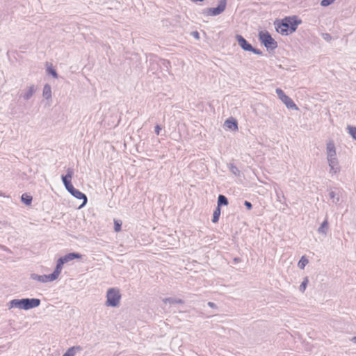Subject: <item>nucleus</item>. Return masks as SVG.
I'll list each match as a JSON object with an SVG mask.
<instances>
[{
	"label": "nucleus",
	"instance_id": "obj_1",
	"mask_svg": "<svg viewBox=\"0 0 356 356\" xmlns=\"http://www.w3.org/2000/svg\"><path fill=\"white\" fill-rule=\"evenodd\" d=\"M302 20L297 15H289L274 22L275 32L282 37H288L298 30Z\"/></svg>",
	"mask_w": 356,
	"mask_h": 356
},
{
	"label": "nucleus",
	"instance_id": "obj_2",
	"mask_svg": "<svg viewBox=\"0 0 356 356\" xmlns=\"http://www.w3.org/2000/svg\"><path fill=\"white\" fill-rule=\"evenodd\" d=\"M326 161L329 168V172L332 175H337L341 170L339 161L337 156L335 143L329 140L325 143Z\"/></svg>",
	"mask_w": 356,
	"mask_h": 356
},
{
	"label": "nucleus",
	"instance_id": "obj_3",
	"mask_svg": "<svg viewBox=\"0 0 356 356\" xmlns=\"http://www.w3.org/2000/svg\"><path fill=\"white\" fill-rule=\"evenodd\" d=\"M72 172H68L66 175L62 176L61 179L65 190L74 198L81 202V204L79 206V209H81L87 204L88 198L84 193L74 187L72 183Z\"/></svg>",
	"mask_w": 356,
	"mask_h": 356
},
{
	"label": "nucleus",
	"instance_id": "obj_4",
	"mask_svg": "<svg viewBox=\"0 0 356 356\" xmlns=\"http://www.w3.org/2000/svg\"><path fill=\"white\" fill-rule=\"evenodd\" d=\"M122 293L121 290L116 286L106 289L104 295V306L108 309H118L121 306Z\"/></svg>",
	"mask_w": 356,
	"mask_h": 356
},
{
	"label": "nucleus",
	"instance_id": "obj_5",
	"mask_svg": "<svg viewBox=\"0 0 356 356\" xmlns=\"http://www.w3.org/2000/svg\"><path fill=\"white\" fill-rule=\"evenodd\" d=\"M258 38L260 42L268 50H274L277 47V41L266 30H261L258 32Z\"/></svg>",
	"mask_w": 356,
	"mask_h": 356
},
{
	"label": "nucleus",
	"instance_id": "obj_6",
	"mask_svg": "<svg viewBox=\"0 0 356 356\" xmlns=\"http://www.w3.org/2000/svg\"><path fill=\"white\" fill-rule=\"evenodd\" d=\"M235 40L238 47L245 52L252 54L257 56H261L262 52L257 48L253 47L251 43L246 40V39L241 34L235 35Z\"/></svg>",
	"mask_w": 356,
	"mask_h": 356
},
{
	"label": "nucleus",
	"instance_id": "obj_7",
	"mask_svg": "<svg viewBox=\"0 0 356 356\" xmlns=\"http://www.w3.org/2000/svg\"><path fill=\"white\" fill-rule=\"evenodd\" d=\"M227 8L226 0L220 1L216 6L207 8L202 10V14L206 17H213L223 13Z\"/></svg>",
	"mask_w": 356,
	"mask_h": 356
},
{
	"label": "nucleus",
	"instance_id": "obj_8",
	"mask_svg": "<svg viewBox=\"0 0 356 356\" xmlns=\"http://www.w3.org/2000/svg\"><path fill=\"white\" fill-rule=\"evenodd\" d=\"M275 93L279 99L290 110L297 111L298 107L293 101L280 88L275 89Z\"/></svg>",
	"mask_w": 356,
	"mask_h": 356
},
{
	"label": "nucleus",
	"instance_id": "obj_9",
	"mask_svg": "<svg viewBox=\"0 0 356 356\" xmlns=\"http://www.w3.org/2000/svg\"><path fill=\"white\" fill-rule=\"evenodd\" d=\"M24 311L37 309L41 306L42 301L39 298H24Z\"/></svg>",
	"mask_w": 356,
	"mask_h": 356
},
{
	"label": "nucleus",
	"instance_id": "obj_10",
	"mask_svg": "<svg viewBox=\"0 0 356 356\" xmlns=\"http://www.w3.org/2000/svg\"><path fill=\"white\" fill-rule=\"evenodd\" d=\"M222 127L226 132L236 133L238 131V122L232 117L226 119Z\"/></svg>",
	"mask_w": 356,
	"mask_h": 356
},
{
	"label": "nucleus",
	"instance_id": "obj_11",
	"mask_svg": "<svg viewBox=\"0 0 356 356\" xmlns=\"http://www.w3.org/2000/svg\"><path fill=\"white\" fill-rule=\"evenodd\" d=\"M84 258L83 254L79 252H70L63 256L60 257V259L65 263L67 264L72 261H81Z\"/></svg>",
	"mask_w": 356,
	"mask_h": 356
},
{
	"label": "nucleus",
	"instance_id": "obj_12",
	"mask_svg": "<svg viewBox=\"0 0 356 356\" xmlns=\"http://www.w3.org/2000/svg\"><path fill=\"white\" fill-rule=\"evenodd\" d=\"M24 298H13L8 302V309L9 310L17 309L24 311Z\"/></svg>",
	"mask_w": 356,
	"mask_h": 356
},
{
	"label": "nucleus",
	"instance_id": "obj_13",
	"mask_svg": "<svg viewBox=\"0 0 356 356\" xmlns=\"http://www.w3.org/2000/svg\"><path fill=\"white\" fill-rule=\"evenodd\" d=\"M64 264H65L59 257L57 260L54 270L51 274H49L51 282L56 280L59 277Z\"/></svg>",
	"mask_w": 356,
	"mask_h": 356
},
{
	"label": "nucleus",
	"instance_id": "obj_14",
	"mask_svg": "<svg viewBox=\"0 0 356 356\" xmlns=\"http://www.w3.org/2000/svg\"><path fill=\"white\" fill-rule=\"evenodd\" d=\"M30 278L31 280L39 282V283H48L51 282L49 275H38L36 273H32L30 275Z\"/></svg>",
	"mask_w": 356,
	"mask_h": 356
},
{
	"label": "nucleus",
	"instance_id": "obj_15",
	"mask_svg": "<svg viewBox=\"0 0 356 356\" xmlns=\"http://www.w3.org/2000/svg\"><path fill=\"white\" fill-rule=\"evenodd\" d=\"M81 348L79 346H74L68 348L62 355V356H76L81 351Z\"/></svg>",
	"mask_w": 356,
	"mask_h": 356
},
{
	"label": "nucleus",
	"instance_id": "obj_16",
	"mask_svg": "<svg viewBox=\"0 0 356 356\" xmlns=\"http://www.w3.org/2000/svg\"><path fill=\"white\" fill-rule=\"evenodd\" d=\"M42 97L46 100H51L52 97V91L50 85L45 84L42 88Z\"/></svg>",
	"mask_w": 356,
	"mask_h": 356
},
{
	"label": "nucleus",
	"instance_id": "obj_17",
	"mask_svg": "<svg viewBox=\"0 0 356 356\" xmlns=\"http://www.w3.org/2000/svg\"><path fill=\"white\" fill-rule=\"evenodd\" d=\"M228 205V200L223 195H219L218 196L217 200V207L220 208L222 206H227Z\"/></svg>",
	"mask_w": 356,
	"mask_h": 356
},
{
	"label": "nucleus",
	"instance_id": "obj_18",
	"mask_svg": "<svg viewBox=\"0 0 356 356\" xmlns=\"http://www.w3.org/2000/svg\"><path fill=\"white\" fill-rule=\"evenodd\" d=\"M220 214H221V209L216 207V208L215 209V210L213 212V216H212V222L213 224H216L218 222Z\"/></svg>",
	"mask_w": 356,
	"mask_h": 356
},
{
	"label": "nucleus",
	"instance_id": "obj_19",
	"mask_svg": "<svg viewBox=\"0 0 356 356\" xmlns=\"http://www.w3.org/2000/svg\"><path fill=\"white\" fill-rule=\"evenodd\" d=\"M33 197L28 193H24L21 196V201L26 206H30L32 203Z\"/></svg>",
	"mask_w": 356,
	"mask_h": 356
},
{
	"label": "nucleus",
	"instance_id": "obj_20",
	"mask_svg": "<svg viewBox=\"0 0 356 356\" xmlns=\"http://www.w3.org/2000/svg\"><path fill=\"white\" fill-rule=\"evenodd\" d=\"M307 264H308L307 259L305 257H302L298 262V268L299 269L302 270L305 268V267L307 266Z\"/></svg>",
	"mask_w": 356,
	"mask_h": 356
},
{
	"label": "nucleus",
	"instance_id": "obj_21",
	"mask_svg": "<svg viewBox=\"0 0 356 356\" xmlns=\"http://www.w3.org/2000/svg\"><path fill=\"white\" fill-rule=\"evenodd\" d=\"M347 130H348V134L352 137V138L353 140H356V127L349 126V127H348Z\"/></svg>",
	"mask_w": 356,
	"mask_h": 356
},
{
	"label": "nucleus",
	"instance_id": "obj_22",
	"mask_svg": "<svg viewBox=\"0 0 356 356\" xmlns=\"http://www.w3.org/2000/svg\"><path fill=\"white\" fill-rule=\"evenodd\" d=\"M308 280L307 278H305L302 282L300 283V286H299V291L302 293L305 292L306 289H307V284H308Z\"/></svg>",
	"mask_w": 356,
	"mask_h": 356
},
{
	"label": "nucleus",
	"instance_id": "obj_23",
	"mask_svg": "<svg viewBox=\"0 0 356 356\" xmlns=\"http://www.w3.org/2000/svg\"><path fill=\"white\" fill-rule=\"evenodd\" d=\"M336 0H321L320 2L321 6L325 8L333 4Z\"/></svg>",
	"mask_w": 356,
	"mask_h": 356
},
{
	"label": "nucleus",
	"instance_id": "obj_24",
	"mask_svg": "<svg viewBox=\"0 0 356 356\" xmlns=\"http://www.w3.org/2000/svg\"><path fill=\"white\" fill-rule=\"evenodd\" d=\"M47 72L49 75L51 76L53 78L57 79L58 74L54 68H52V67L47 68Z\"/></svg>",
	"mask_w": 356,
	"mask_h": 356
},
{
	"label": "nucleus",
	"instance_id": "obj_25",
	"mask_svg": "<svg viewBox=\"0 0 356 356\" xmlns=\"http://www.w3.org/2000/svg\"><path fill=\"white\" fill-rule=\"evenodd\" d=\"M245 206L247 207L248 209L250 210L252 209V204L250 202L245 201L244 202Z\"/></svg>",
	"mask_w": 356,
	"mask_h": 356
},
{
	"label": "nucleus",
	"instance_id": "obj_26",
	"mask_svg": "<svg viewBox=\"0 0 356 356\" xmlns=\"http://www.w3.org/2000/svg\"><path fill=\"white\" fill-rule=\"evenodd\" d=\"M120 227H121V225L118 222L115 223V230L116 232H119L120 230Z\"/></svg>",
	"mask_w": 356,
	"mask_h": 356
},
{
	"label": "nucleus",
	"instance_id": "obj_27",
	"mask_svg": "<svg viewBox=\"0 0 356 356\" xmlns=\"http://www.w3.org/2000/svg\"><path fill=\"white\" fill-rule=\"evenodd\" d=\"M205 0H191V1L193 2V3L203 2Z\"/></svg>",
	"mask_w": 356,
	"mask_h": 356
},
{
	"label": "nucleus",
	"instance_id": "obj_28",
	"mask_svg": "<svg viewBox=\"0 0 356 356\" xmlns=\"http://www.w3.org/2000/svg\"><path fill=\"white\" fill-rule=\"evenodd\" d=\"M351 341L354 343H356V337H354L352 338Z\"/></svg>",
	"mask_w": 356,
	"mask_h": 356
},
{
	"label": "nucleus",
	"instance_id": "obj_29",
	"mask_svg": "<svg viewBox=\"0 0 356 356\" xmlns=\"http://www.w3.org/2000/svg\"><path fill=\"white\" fill-rule=\"evenodd\" d=\"M330 195L331 197H334V193H333V192L330 193Z\"/></svg>",
	"mask_w": 356,
	"mask_h": 356
},
{
	"label": "nucleus",
	"instance_id": "obj_30",
	"mask_svg": "<svg viewBox=\"0 0 356 356\" xmlns=\"http://www.w3.org/2000/svg\"><path fill=\"white\" fill-rule=\"evenodd\" d=\"M164 301H165V302H166L167 301H170V302H174V301H172V300H170V299H165Z\"/></svg>",
	"mask_w": 356,
	"mask_h": 356
},
{
	"label": "nucleus",
	"instance_id": "obj_31",
	"mask_svg": "<svg viewBox=\"0 0 356 356\" xmlns=\"http://www.w3.org/2000/svg\"><path fill=\"white\" fill-rule=\"evenodd\" d=\"M175 302H178V303H181V302H182V301H181V300H176V301H175Z\"/></svg>",
	"mask_w": 356,
	"mask_h": 356
},
{
	"label": "nucleus",
	"instance_id": "obj_32",
	"mask_svg": "<svg viewBox=\"0 0 356 356\" xmlns=\"http://www.w3.org/2000/svg\"><path fill=\"white\" fill-rule=\"evenodd\" d=\"M233 168L234 169V172H236H236H238V169H237L236 168L234 167Z\"/></svg>",
	"mask_w": 356,
	"mask_h": 356
},
{
	"label": "nucleus",
	"instance_id": "obj_33",
	"mask_svg": "<svg viewBox=\"0 0 356 356\" xmlns=\"http://www.w3.org/2000/svg\"><path fill=\"white\" fill-rule=\"evenodd\" d=\"M233 168L234 169V172H236H236H238V169H237L236 168L234 167Z\"/></svg>",
	"mask_w": 356,
	"mask_h": 356
},
{
	"label": "nucleus",
	"instance_id": "obj_34",
	"mask_svg": "<svg viewBox=\"0 0 356 356\" xmlns=\"http://www.w3.org/2000/svg\"><path fill=\"white\" fill-rule=\"evenodd\" d=\"M159 129H160L159 128H156V132H157V134H159Z\"/></svg>",
	"mask_w": 356,
	"mask_h": 356
}]
</instances>
